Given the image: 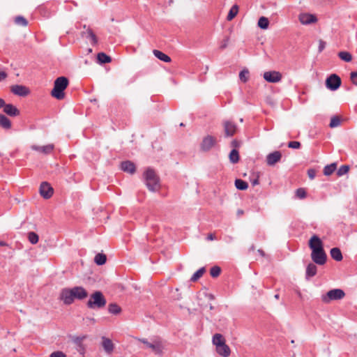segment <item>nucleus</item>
<instances>
[{
    "instance_id": "f257e3e1",
    "label": "nucleus",
    "mask_w": 357,
    "mask_h": 357,
    "mask_svg": "<svg viewBox=\"0 0 357 357\" xmlns=\"http://www.w3.org/2000/svg\"><path fill=\"white\" fill-rule=\"evenodd\" d=\"M88 291L81 286H76L73 288H63L61 290L59 299L65 305L72 304L75 299L82 301L88 297Z\"/></svg>"
},
{
    "instance_id": "f03ea898",
    "label": "nucleus",
    "mask_w": 357,
    "mask_h": 357,
    "mask_svg": "<svg viewBox=\"0 0 357 357\" xmlns=\"http://www.w3.org/2000/svg\"><path fill=\"white\" fill-rule=\"evenodd\" d=\"M146 186L151 192H157L160 189V179L156 172L151 167H148L143 174Z\"/></svg>"
},
{
    "instance_id": "7ed1b4c3",
    "label": "nucleus",
    "mask_w": 357,
    "mask_h": 357,
    "mask_svg": "<svg viewBox=\"0 0 357 357\" xmlns=\"http://www.w3.org/2000/svg\"><path fill=\"white\" fill-rule=\"evenodd\" d=\"M69 85V80L66 77L61 76L57 77L54 82V87L51 91V96L56 100L64 99V91Z\"/></svg>"
},
{
    "instance_id": "20e7f679",
    "label": "nucleus",
    "mask_w": 357,
    "mask_h": 357,
    "mask_svg": "<svg viewBox=\"0 0 357 357\" xmlns=\"http://www.w3.org/2000/svg\"><path fill=\"white\" fill-rule=\"evenodd\" d=\"M107 304V300L102 292L100 291H94L86 303V306L89 309L97 310L103 308Z\"/></svg>"
},
{
    "instance_id": "39448f33",
    "label": "nucleus",
    "mask_w": 357,
    "mask_h": 357,
    "mask_svg": "<svg viewBox=\"0 0 357 357\" xmlns=\"http://www.w3.org/2000/svg\"><path fill=\"white\" fill-rule=\"evenodd\" d=\"M345 296L344 291L341 289H333L321 296V301L324 303H330L333 301L342 299Z\"/></svg>"
},
{
    "instance_id": "423d86ee",
    "label": "nucleus",
    "mask_w": 357,
    "mask_h": 357,
    "mask_svg": "<svg viewBox=\"0 0 357 357\" xmlns=\"http://www.w3.org/2000/svg\"><path fill=\"white\" fill-rule=\"evenodd\" d=\"M311 258L314 264L320 266L324 265L327 261V255L324 248L312 250Z\"/></svg>"
},
{
    "instance_id": "0eeeda50",
    "label": "nucleus",
    "mask_w": 357,
    "mask_h": 357,
    "mask_svg": "<svg viewBox=\"0 0 357 357\" xmlns=\"http://www.w3.org/2000/svg\"><path fill=\"white\" fill-rule=\"evenodd\" d=\"M341 84V78L337 74H331L325 81L326 88L331 91H336L340 88Z\"/></svg>"
},
{
    "instance_id": "6e6552de",
    "label": "nucleus",
    "mask_w": 357,
    "mask_h": 357,
    "mask_svg": "<svg viewBox=\"0 0 357 357\" xmlns=\"http://www.w3.org/2000/svg\"><path fill=\"white\" fill-rule=\"evenodd\" d=\"M217 144V139L212 135H206L200 143V150L203 152L209 151Z\"/></svg>"
},
{
    "instance_id": "1a4fd4ad",
    "label": "nucleus",
    "mask_w": 357,
    "mask_h": 357,
    "mask_svg": "<svg viewBox=\"0 0 357 357\" xmlns=\"http://www.w3.org/2000/svg\"><path fill=\"white\" fill-rule=\"evenodd\" d=\"M222 126L225 137H233L238 130L237 125L232 121H224Z\"/></svg>"
},
{
    "instance_id": "9d476101",
    "label": "nucleus",
    "mask_w": 357,
    "mask_h": 357,
    "mask_svg": "<svg viewBox=\"0 0 357 357\" xmlns=\"http://www.w3.org/2000/svg\"><path fill=\"white\" fill-rule=\"evenodd\" d=\"M39 191L40 195L46 199H50L54 193L53 188L47 181H43L40 183Z\"/></svg>"
},
{
    "instance_id": "9b49d317",
    "label": "nucleus",
    "mask_w": 357,
    "mask_h": 357,
    "mask_svg": "<svg viewBox=\"0 0 357 357\" xmlns=\"http://www.w3.org/2000/svg\"><path fill=\"white\" fill-rule=\"evenodd\" d=\"M87 337L86 335L82 336H71L70 338L73 343L76 345V349L80 354L85 353V347L83 344V341Z\"/></svg>"
},
{
    "instance_id": "f8f14e48",
    "label": "nucleus",
    "mask_w": 357,
    "mask_h": 357,
    "mask_svg": "<svg viewBox=\"0 0 357 357\" xmlns=\"http://www.w3.org/2000/svg\"><path fill=\"white\" fill-rule=\"evenodd\" d=\"M264 79L270 83H276L281 80L282 75L277 71H268L264 73Z\"/></svg>"
},
{
    "instance_id": "ddd939ff",
    "label": "nucleus",
    "mask_w": 357,
    "mask_h": 357,
    "mask_svg": "<svg viewBox=\"0 0 357 357\" xmlns=\"http://www.w3.org/2000/svg\"><path fill=\"white\" fill-rule=\"evenodd\" d=\"M10 91L15 95L24 97L26 96L29 93V89L23 85H13L10 88Z\"/></svg>"
},
{
    "instance_id": "4468645a",
    "label": "nucleus",
    "mask_w": 357,
    "mask_h": 357,
    "mask_svg": "<svg viewBox=\"0 0 357 357\" xmlns=\"http://www.w3.org/2000/svg\"><path fill=\"white\" fill-rule=\"evenodd\" d=\"M308 246L312 250L323 249L324 243L317 235H313L308 241Z\"/></svg>"
},
{
    "instance_id": "2eb2a0df",
    "label": "nucleus",
    "mask_w": 357,
    "mask_h": 357,
    "mask_svg": "<svg viewBox=\"0 0 357 357\" xmlns=\"http://www.w3.org/2000/svg\"><path fill=\"white\" fill-rule=\"evenodd\" d=\"M298 19L303 24H310L317 21V17L310 13H301L299 15Z\"/></svg>"
},
{
    "instance_id": "dca6fc26",
    "label": "nucleus",
    "mask_w": 357,
    "mask_h": 357,
    "mask_svg": "<svg viewBox=\"0 0 357 357\" xmlns=\"http://www.w3.org/2000/svg\"><path fill=\"white\" fill-rule=\"evenodd\" d=\"M282 158V153L280 151H275L273 153H269L266 156V162L268 165L273 166L275 163L278 162Z\"/></svg>"
},
{
    "instance_id": "f3484780",
    "label": "nucleus",
    "mask_w": 357,
    "mask_h": 357,
    "mask_svg": "<svg viewBox=\"0 0 357 357\" xmlns=\"http://www.w3.org/2000/svg\"><path fill=\"white\" fill-rule=\"evenodd\" d=\"M121 169L125 172L133 174L136 172L135 163L130 160H126L121 162Z\"/></svg>"
},
{
    "instance_id": "a211bd4d",
    "label": "nucleus",
    "mask_w": 357,
    "mask_h": 357,
    "mask_svg": "<svg viewBox=\"0 0 357 357\" xmlns=\"http://www.w3.org/2000/svg\"><path fill=\"white\" fill-rule=\"evenodd\" d=\"M54 149V146L52 144H50L45 146H40L37 145H32L31 149L38 152L42 153L45 155L50 154Z\"/></svg>"
},
{
    "instance_id": "6ab92c4d",
    "label": "nucleus",
    "mask_w": 357,
    "mask_h": 357,
    "mask_svg": "<svg viewBox=\"0 0 357 357\" xmlns=\"http://www.w3.org/2000/svg\"><path fill=\"white\" fill-rule=\"evenodd\" d=\"M3 112L11 117L18 116L20 114V110L13 104H6L3 107Z\"/></svg>"
},
{
    "instance_id": "aec40b11",
    "label": "nucleus",
    "mask_w": 357,
    "mask_h": 357,
    "mask_svg": "<svg viewBox=\"0 0 357 357\" xmlns=\"http://www.w3.org/2000/svg\"><path fill=\"white\" fill-rule=\"evenodd\" d=\"M216 352L222 357H228L231 354L229 347L225 343L222 345L218 346L215 348Z\"/></svg>"
},
{
    "instance_id": "412c9836",
    "label": "nucleus",
    "mask_w": 357,
    "mask_h": 357,
    "mask_svg": "<svg viewBox=\"0 0 357 357\" xmlns=\"http://www.w3.org/2000/svg\"><path fill=\"white\" fill-rule=\"evenodd\" d=\"M142 342L148 347L151 349L153 351H154L155 354H159L162 351V347L161 344L158 342L151 343L149 342L146 340H142Z\"/></svg>"
},
{
    "instance_id": "4be33fe9",
    "label": "nucleus",
    "mask_w": 357,
    "mask_h": 357,
    "mask_svg": "<svg viewBox=\"0 0 357 357\" xmlns=\"http://www.w3.org/2000/svg\"><path fill=\"white\" fill-rule=\"evenodd\" d=\"M317 272V267L314 263H310L306 268L305 278L309 280L310 278L316 275Z\"/></svg>"
},
{
    "instance_id": "5701e85b",
    "label": "nucleus",
    "mask_w": 357,
    "mask_h": 357,
    "mask_svg": "<svg viewBox=\"0 0 357 357\" xmlns=\"http://www.w3.org/2000/svg\"><path fill=\"white\" fill-rule=\"evenodd\" d=\"M102 346L107 354H111L114 347L112 340L105 337H102Z\"/></svg>"
},
{
    "instance_id": "b1692460",
    "label": "nucleus",
    "mask_w": 357,
    "mask_h": 357,
    "mask_svg": "<svg viewBox=\"0 0 357 357\" xmlns=\"http://www.w3.org/2000/svg\"><path fill=\"white\" fill-rule=\"evenodd\" d=\"M153 53L157 59H158L159 60H160L162 61H164L166 63H169L172 61L171 58L167 54L163 53L162 52H161L160 50H154L153 51Z\"/></svg>"
},
{
    "instance_id": "393cba45",
    "label": "nucleus",
    "mask_w": 357,
    "mask_h": 357,
    "mask_svg": "<svg viewBox=\"0 0 357 357\" xmlns=\"http://www.w3.org/2000/svg\"><path fill=\"white\" fill-rule=\"evenodd\" d=\"M330 254L331 257L336 261H340L343 259L342 252L339 248H333L330 251Z\"/></svg>"
},
{
    "instance_id": "a878e982",
    "label": "nucleus",
    "mask_w": 357,
    "mask_h": 357,
    "mask_svg": "<svg viewBox=\"0 0 357 357\" xmlns=\"http://www.w3.org/2000/svg\"><path fill=\"white\" fill-rule=\"evenodd\" d=\"M0 126L6 130L10 129L12 127L10 120L2 114H0Z\"/></svg>"
},
{
    "instance_id": "bb28decb",
    "label": "nucleus",
    "mask_w": 357,
    "mask_h": 357,
    "mask_svg": "<svg viewBox=\"0 0 357 357\" xmlns=\"http://www.w3.org/2000/svg\"><path fill=\"white\" fill-rule=\"evenodd\" d=\"M98 62L100 64L109 63L112 61V58L104 52H99L97 54Z\"/></svg>"
},
{
    "instance_id": "cd10ccee",
    "label": "nucleus",
    "mask_w": 357,
    "mask_h": 357,
    "mask_svg": "<svg viewBox=\"0 0 357 357\" xmlns=\"http://www.w3.org/2000/svg\"><path fill=\"white\" fill-rule=\"evenodd\" d=\"M212 342L213 344L215 346V348L218 347V346L222 345L226 342L224 336L220 333H215L213 336Z\"/></svg>"
},
{
    "instance_id": "c85d7f7f",
    "label": "nucleus",
    "mask_w": 357,
    "mask_h": 357,
    "mask_svg": "<svg viewBox=\"0 0 357 357\" xmlns=\"http://www.w3.org/2000/svg\"><path fill=\"white\" fill-rule=\"evenodd\" d=\"M229 158L231 163H237L240 159L238 151L237 149H233L229 153Z\"/></svg>"
},
{
    "instance_id": "c756f323",
    "label": "nucleus",
    "mask_w": 357,
    "mask_h": 357,
    "mask_svg": "<svg viewBox=\"0 0 357 357\" xmlns=\"http://www.w3.org/2000/svg\"><path fill=\"white\" fill-rule=\"evenodd\" d=\"M234 183L236 188L239 190H245L248 188V183L241 178H236Z\"/></svg>"
},
{
    "instance_id": "7c9ffc66",
    "label": "nucleus",
    "mask_w": 357,
    "mask_h": 357,
    "mask_svg": "<svg viewBox=\"0 0 357 357\" xmlns=\"http://www.w3.org/2000/svg\"><path fill=\"white\" fill-rule=\"evenodd\" d=\"M337 169V164L335 162L331 163L324 167V174L325 176L331 175Z\"/></svg>"
},
{
    "instance_id": "2f4dec72",
    "label": "nucleus",
    "mask_w": 357,
    "mask_h": 357,
    "mask_svg": "<svg viewBox=\"0 0 357 357\" xmlns=\"http://www.w3.org/2000/svg\"><path fill=\"white\" fill-rule=\"evenodd\" d=\"M107 261V257L105 254L102 253H98L95 256L94 258V262L98 265L101 266L106 263Z\"/></svg>"
},
{
    "instance_id": "473e14b6",
    "label": "nucleus",
    "mask_w": 357,
    "mask_h": 357,
    "mask_svg": "<svg viewBox=\"0 0 357 357\" xmlns=\"http://www.w3.org/2000/svg\"><path fill=\"white\" fill-rule=\"evenodd\" d=\"M205 272L206 268L204 267L200 268L192 275L190 278V281L193 282L197 281L200 278L202 277Z\"/></svg>"
},
{
    "instance_id": "72a5a7b5",
    "label": "nucleus",
    "mask_w": 357,
    "mask_h": 357,
    "mask_svg": "<svg viewBox=\"0 0 357 357\" xmlns=\"http://www.w3.org/2000/svg\"><path fill=\"white\" fill-rule=\"evenodd\" d=\"M108 311L112 314H118L121 312V308L115 303L109 304Z\"/></svg>"
},
{
    "instance_id": "f704fd0d",
    "label": "nucleus",
    "mask_w": 357,
    "mask_h": 357,
    "mask_svg": "<svg viewBox=\"0 0 357 357\" xmlns=\"http://www.w3.org/2000/svg\"><path fill=\"white\" fill-rule=\"evenodd\" d=\"M238 12V6L237 5H234L229 11V13L227 17V20L228 21L232 20L237 15Z\"/></svg>"
},
{
    "instance_id": "c9c22d12",
    "label": "nucleus",
    "mask_w": 357,
    "mask_h": 357,
    "mask_svg": "<svg viewBox=\"0 0 357 357\" xmlns=\"http://www.w3.org/2000/svg\"><path fill=\"white\" fill-rule=\"evenodd\" d=\"M258 26L261 29H267L269 25V21L266 17H261L258 20Z\"/></svg>"
},
{
    "instance_id": "e433bc0d",
    "label": "nucleus",
    "mask_w": 357,
    "mask_h": 357,
    "mask_svg": "<svg viewBox=\"0 0 357 357\" xmlns=\"http://www.w3.org/2000/svg\"><path fill=\"white\" fill-rule=\"evenodd\" d=\"M338 56L346 62H350L352 60L351 54L348 52H340L338 53Z\"/></svg>"
},
{
    "instance_id": "4c0bfd02",
    "label": "nucleus",
    "mask_w": 357,
    "mask_h": 357,
    "mask_svg": "<svg viewBox=\"0 0 357 357\" xmlns=\"http://www.w3.org/2000/svg\"><path fill=\"white\" fill-rule=\"evenodd\" d=\"M87 37L91 40V44L96 45L98 43V38L96 34L93 33V30L88 27L86 29Z\"/></svg>"
},
{
    "instance_id": "58836bf2",
    "label": "nucleus",
    "mask_w": 357,
    "mask_h": 357,
    "mask_svg": "<svg viewBox=\"0 0 357 357\" xmlns=\"http://www.w3.org/2000/svg\"><path fill=\"white\" fill-rule=\"evenodd\" d=\"M28 239L31 244L35 245L38 242L39 237L36 233L30 231L28 233Z\"/></svg>"
},
{
    "instance_id": "ea45409f",
    "label": "nucleus",
    "mask_w": 357,
    "mask_h": 357,
    "mask_svg": "<svg viewBox=\"0 0 357 357\" xmlns=\"http://www.w3.org/2000/svg\"><path fill=\"white\" fill-rule=\"evenodd\" d=\"M14 22L16 24H18V25H20L22 26H26L28 25V21L26 20V19L21 15L15 17Z\"/></svg>"
},
{
    "instance_id": "a19ab883",
    "label": "nucleus",
    "mask_w": 357,
    "mask_h": 357,
    "mask_svg": "<svg viewBox=\"0 0 357 357\" xmlns=\"http://www.w3.org/2000/svg\"><path fill=\"white\" fill-rule=\"evenodd\" d=\"M341 123V118L339 116H333L329 124L331 128H335L340 125Z\"/></svg>"
},
{
    "instance_id": "79ce46f5",
    "label": "nucleus",
    "mask_w": 357,
    "mask_h": 357,
    "mask_svg": "<svg viewBox=\"0 0 357 357\" xmlns=\"http://www.w3.org/2000/svg\"><path fill=\"white\" fill-rule=\"evenodd\" d=\"M249 70L248 69H243L239 73V79L243 82L245 83L248 82L249 79Z\"/></svg>"
},
{
    "instance_id": "37998d69",
    "label": "nucleus",
    "mask_w": 357,
    "mask_h": 357,
    "mask_svg": "<svg viewBox=\"0 0 357 357\" xmlns=\"http://www.w3.org/2000/svg\"><path fill=\"white\" fill-rule=\"evenodd\" d=\"M221 273V268L218 266H213L210 270V275L212 278H217Z\"/></svg>"
},
{
    "instance_id": "c03bdc74",
    "label": "nucleus",
    "mask_w": 357,
    "mask_h": 357,
    "mask_svg": "<svg viewBox=\"0 0 357 357\" xmlns=\"http://www.w3.org/2000/svg\"><path fill=\"white\" fill-rule=\"evenodd\" d=\"M349 170V165H342L337 171V175L338 176H342L344 174H346Z\"/></svg>"
},
{
    "instance_id": "a18cd8bd",
    "label": "nucleus",
    "mask_w": 357,
    "mask_h": 357,
    "mask_svg": "<svg viewBox=\"0 0 357 357\" xmlns=\"http://www.w3.org/2000/svg\"><path fill=\"white\" fill-rule=\"evenodd\" d=\"M296 197L298 199H304L307 197L306 190L303 188H299L296 190Z\"/></svg>"
},
{
    "instance_id": "49530a36",
    "label": "nucleus",
    "mask_w": 357,
    "mask_h": 357,
    "mask_svg": "<svg viewBox=\"0 0 357 357\" xmlns=\"http://www.w3.org/2000/svg\"><path fill=\"white\" fill-rule=\"evenodd\" d=\"M288 147L290 149H298L301 146V144L298 141H290L288 144Z\"/></svg>"
},
{
    "instance_id": "de8ad7c7",
    "label": "nucleus",
    "mask_w": 357,
    "mask_h": 357,
    "mask_svg": "<svg viewBox=\"0 0 357 357\" xmlns=\"http://www.w3.org/2000/svg\"><path fill=\"white\" fill-rule=\"evenodd\" d=\"M253 178H250V182L252 184V185H256L259 184V173H257L255 174H253Z\"/></svg>"
},
{
    "instance_id": "09e8293b",
    "label": "nucleus",
    "mask_w": 357,
    "mask_h": 357,
    "mask_svg": "<svg viewBox=\"0 0 357 357\" xmlns=\"http://www.w3.org/2000/svg\"><path fill=\"white\" fill-rule=\"evenodd\" d=\"M350 79L352 84L357 86V71L351 73Z\"/></svg>"
},
{
    "instance_id": "8fccbe9b",
    "label": "nucleus",
    "mask_w": 357,
    "mask_h": 357,
    "mask_svg": "<svg viewBox=\"0 0 357 357\" xmlns=\"http://www.w3.org/2000/svg\"><path fill=\"white\" fill-rule=\"evenodd\" d=\"M50 357H66V355L62 351H57L52 353Z\"/></svg>"
},
{
    "instance_id": "3c124183",
    "label": "nucleus",
    "mask_w": 357,
    "mask_h": 357,
    "mask_svg": "<svg viewBox=\"0 0 357 357\" xmlns=\"http://www.w3.org/2000/svg\"><path fill=\"white\" fill-rule=\"evenodd\" d=\"M307 176L310 179H314L316 176V170L314 169H309L307 170Z\"/></svg>"
},
{
    "instance_id": "603ef678",
    "label": "nucleus",
    "mask_w": 357,
    "mask_h": 357,
    "mask_svg": "<svg viewBox=\"0 0 357 357\" xmlns=\"http://www.w3.org/2000/svg\"><path fill=\"white\" fill-rule=\"evenodd\" d=\"M241 145V142L239 141H238L237 139H234L231 141V146L236 149L237 148H238Z\"/></svg>"
},
{
    "instance_id": "864d4df0",
    "label": "nucleus",
    "mask_w": 357,
    "mask_h": 357,
    "mask_svg": "<svg viewBox=\"0 0 357 357\" xmlns=\"http://www.w3.org/2000/svg\"><path fill=\"white\" fill-rule=\"evenodd\" d=\"M326 47V43L321 40H319V52H322Z\"/></svg>"
},
{
    "instance_id": "5fc2aeb1",
    "label": "nucleus",
    "mask_w": 357,
    "mask_h": 357,
    "mask_svg": "<svg viewBox=\"0 0 357 357\" xmlns=\"http://www.w3.org/2000/svg\"><path fill=\"white\" fill-rule=\"evenodd\" d=\"M7 77V74L4 71H0V81L5 79Z\"/></svg>"
},
{
    "instance_id": "6e6d98bb",
    "label": "nucleus",
    "mask_w": 357,
    "mask_h": 357,
    "mask_svg": "<svg viewBox=\"0 0 357 357\" xmlns=\"http://www.w3.org/2000/svg\"><path fill=\"white\" fill-rule=\"evenodd\" d=\"M228 40H229V38H226L225 40H224L222 44L220 45V48L221 49H225L226 48V47L227 46V43H228Z\"/></svg>"
},
{
    "instance_id": "4d7b16f0",
    "label": "nucleus",
    "mask_w": 357,
    "mask_h": 357,
    "mask_svg": "<svg viewBox=\"0 0 357 357\" xmlns=\"http://www.w3.org/2000/svg\"><path fill=\"white\" fill-rule=\"evenodd\" d=\"M215 238V236L213 234H209L207 236V239L210 241H213Z\"/></svg>"
},
{
    "instance_id": "13d9d810",
    "label": "nucleus",
    "mask_w": 357,
    "mask_h": 357,
    "mask_svg": "<svg viewBox=\"0 0 357 357\" xmlns=\"http://www.w3.org/2000/svg\"><path fill=\"white\" fill-rule=\"evenodd\" d=\"M5 105H6L5 100L3 98H0V108H1V107L3 108Z\"/></svg>"
},
{
    "instance_id": "bf43d9fd",
    "label": "nucleus",
    "mask_w": 357,
    "mask_h": 357,
    "mask_svg": "<svg viewBox=\"0 0 357 357\" xmlns=\"http://www.w3.org/2000/svg\"><path fill=\"white\" fill-rule=\"evenodd\" d=\"M257 252H258V253H259L261 257H265L266 254H265V252H264V251L263 250H261V249H259V250H257Z\"/></svg>"
},
{
    "instance_id": "052dcab7",
    "label": "nucleus",
    "mask_w": 357,
    "mask_h": 357,
    "mask_svg": "<svg viewBox=\"0 0 357 357\" xmlns=\"http://www.w3.org/2000/svg\"><path fill=\"white\" fill-rule=\"evenodd\" d=\"M0 246L4 247V246H9L7 243L3 241H0Z\"/></svg>"
},
{
    "instance_id": "680f3d73",
    "label": "nucleus",
    "mask_w": 357,
    "mask_h": 357,
    "mask_svg": "<svg viewBox=\"0 0 357 357\" xmlns=\"http://www.w3.org/2000/svg\"><path fill=\"white\" fill-rule=\"evenodd\" d=\"M255 250V245H252L250 248L248 249V252H253Z\"/></svg>"
},
{
    "instance_id": "e2e57ef3",
    "label": "nucleus",
    "mask_w": 357,
    "mask_h": 357,
    "mask_svg": "<svg viewBox=\"0 0 357 357\" xmlns=\"http://www.w3.org/2000/svg\"><path fill=\"white\" fill-rule=\"evenodd\" d=\"M279 297H280L279 294H275V298L276 299H278V298H279Z\"/></svg>"
},
{
    "instance_id": "0e129e2a",
    "label": "nucleus",
    "mask_w": 357,
    "mask_h": 357,
    "mask_svg": "<svg viewBox=\"0 0 357 357\" xmlns=\"http://www.w3.org/2000/svg\"><path fill=\"white\" fill-rule=\"evenodd\" d=\"M209 296H210L211 299H213L214 298V296L212 294H210Z\"/></svg>"
},
{
    "instance_id": "69168bd1",
    "label": "nucleus",
    "mask_w": 357,
    "mask_h": 357,
    "mask_svg": "<svg viewBox=\"0 0 357 357\" xmlns=\"http://www.w3.org/2000/svg\"><path fill=\"white\" fill-rule=\"evenodd\" d=\"M180 126H185L184 123H180Z\"/></svg>"
},
{
    "instance_id": "338daca9",
    "label": "nucleus",
    "mask_w": 357,
    "mask_h": 357,
    "mask_svg": "<svg viewBox=\"0 0 357 357\" xmlns=\"http://www.w3.org/2000/svg\"><path fill=\"white\" fill-rule=\"evenodd\" d=\"M238 213H239V214H241V213H243V211H241V210H239V211H238Z\"/></svg>"
},
{
    "instance_id": "774afa93",
    "label": "nucleus",
    "mask_w": 357,
    "mask_h": 357,
    "mask_svg": "<svg viewBox=\"0 0 357 357\" xmlns=\"http://www.w3.org/2000/svg\"><path fill=\"white\" fill-rule=\"evenodd\" d=\"M213 308V307L211 305L210 309L212 310Z\"/></svg>"
}]
</instances>
